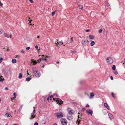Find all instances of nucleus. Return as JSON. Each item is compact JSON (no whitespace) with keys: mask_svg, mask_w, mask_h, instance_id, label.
Wrapping results in <instances>:
<instances>
[{"mask_svg":"<svg viewBox=\"0 0 125 125\" xmlns=\"http://www.w3.org/2000/svg\"><path fill=\"white\" fill-rule=\"evenodd\" d=\"M61 122L62 125H66L67 123V120L63 118H62L61 119Z\"/></svg>","mask_w":125,"mask_h":125,"instance_id":"obj_2","label":"nucleus"},{"mask_svg":"<svg viewBox=\"0 0 125 125\" xmlns=\"http://www.w3.org/2000/svg\"><path fill=\"white\" fill-rule=\"evenodd\" d=\"M116 68V66L115 65H113V66L112 69L113 70H115Z\"/></svg>","mask_w":125,"mask_h":125,"instance_id":"obj_22","label":"nucleus"},{"mask_svg":"<svg viewBox=\"0 0 125 125\" xmlns=\"http://www.w3.org/2000/svg\"><path fill=\"white\" fill-rule=\"evenodd\" d=\"M83 8V6L82 5H81L79 6V8L80 9H82Z\"/></svg>","mask_w":125,"mask_h":125,"instance_id":"obj_30","label":"nucleus"},{"mask_svg":"<svg viewBox=\"0 0 125 125\" xmlns=\"http://www.w3.org/2000/svg\"><path fill=\"white\" fill-rule=\"evenodd\" d=\"M85 110V108H83L82 109V111L83 112Z\"/></svg>","mask_w":125,"mask_h":125,"instance_id":"obj_44","label":"nucleus"},{"mask_svg":"<svg viewBox=\"0 0 125 125\" xmlns=\"http://www.w3.org/2000/svg\"><path fill=\"white\" fill-rule=\"evenodd\" d=\"M90 31V30L89 29L87 30H86V32H88Z\"/></svg>","mask_w":125,"mask_h":125,"instance_id":"obj_57","label":"nucleus"},{"mask_svg":"<svg viewBox=\"0 0 125 125\" xmlns=\"http://www.w3.org/2000/svg\"><path fill=\"white\" fill-rule=\"evenodd\" d=\"M55 101L57 103V104L60 105H61L63 103L62 101L59 98H56Z\"/></svg>","mask_w":125,"mask_h":125,"instance_id":"obj_4","label":"nucleus"},{"mask_svg":"<svg viewBox=\"0 0 125 125\" xmlns=\"http://www.w3.org/2000/svg\"><path fill=\"white\" fill-rule=\"evenodd\" d=\"M103 113L104 115H105L107 114L106 112L105 111H103Z\"/></svg>","mask_w":125,"mask_h":125,"instance_id":"obj_34","label":"nucleus"},{"mask_svg":"<svg viewBox=\"0 0 125 125\" xmlns=\"http://www.w3.org/2000/svg\"><path fill=\"white\" fill-rule=\"evenodd\" d=\"M5 116L7 117H9L10 116V115L8 113H6L5 115Z\"/></svg>","mask_w":125,"mask_h":125,"instance_id":"obj_19","label":"nucleus"},{"mask_svg":"<svg viewBox=\"0 0 125 125\" xmlns=\"http://www.w3.org/2000/svg\"><path fill=\"white\" fill-rule=\"evenodd\" d=\"M41 59V60H42L43 61L44 60V57H42V58H40Z\"/></svg>","mask_w":125,"mask_h":125,"instance_id":"obj_43","label":"nucleus"},{"mask_svg":"<svg viewBox=\"0 0 125 125\" xmlns=\"http://www.w3.org/2000/svg\"><path fill=\"white\" fill-rule=\"evenodd\" d=\"M73 38H71V41H70V43H71L72 42H73Z\"/></svg>","mask_w":125,"mask_h":125,"instance_id":"obj_41","label":"nucleus"},{"mask_svg":"<svg viewBox=\"0 0 125 125\" xmlns=\"http://www.w3.org/2000/svg\"><path fill=\"white\" fill-rule=\"evenodd\" d=\"M111 120L113 119L114 117L110 113H109L108 114Z\"/></svg>","mask_w":125,"mask_h":125,"instance_id":"obj_11","label":"nucleus"},{"mask_svg":"<svg viewBox=\"0 0 125 125\" xmlns=\"http://www.w3.org/2000/svg\"><path fill=\"white\" fill-rule=\"evenodd\" d=\"M2 76H0V82H3V80L2 79Z\"/></svg>","mask_w":125,"mask_h":125,"instance_id":"obj_28","label":"nucleus"},{"mask_svg":"<svg viewBox=\"0 0 125 125\" xmlns=\"http://www.w3.org/2000/svg\"><path fill=\"white\" fill-rule=\"evenodd\" d=\"M72 103L74 105H76V103L75 102H72Z\"/></svg>","mask_w":125,"mask_h":125,"instance_id":"obj_38","label":"nucleus"},{"mask_svg":"<svg viewBox=\"0 0 125 125\" xmlns=\"http://www.w3.org/2000/svg\"><path fill=\"white\" fill-rule=\"evenodd\" d=\"M95 44V42L94 41H92L90 43V45L91 46H93Z\"/></svg>","mask_w":125,"mask_h":125,"instance_id":"obj_20","label":"nucleus"},{"mask_svg":"<svg viewBox=\"0 0 125 125\" xmlns=\"http://www.w3.org/2000/svg\"><path fill=\"white\" fill-rule=\"evenodd\" d=\"M8 89V88L7 87H6L5 88V90H7Z\"/></svg>","mask_w":125,"mask_h":125,"instance_id":"obj_42","label":"nucleus"},{"mask_svg":"<svg viewBox=\"0 0 125 125\" xmlns=\"http://www.w3.org/2000/svg\"><path fill=\"white\" fill-rule=\"evenodd\" d=\"M106 6L108 7H109V4L108 3H106Z\"/></svg>","mask_w":125,"mask_h":125,"instance_id":"obj_40","label":"nucleus"},{"mask_svg":"<svg viewBox=\"0 0 125 125\" xmlns=\"http://www.w3.org/2000/svg\"><path fill=\"white\" fill-rule=\"evenodd\" d=\"M53 125H57V124L56 123H55L53 124Z\"/></svg>","mask_w":125,"mask_h":125,"instance_id":"obj_63","label":"nucleus"},{"mask_svg":"<svg viewBox=\"0 0 125 125\" xmlns=\"http://www.w3.org/2000/svg\"><path fill=\"white\" fill-rule=\"evenodd\" d=\"M31 62L33 63V64L35 65L37 64L38 62L37 61L34 60V59H32L31 60Z\"/></svg>","mask_w":125,"mask_h":125,"instance_id":"obj_8","label":"nucleus"},{"mask_svg":"<svg viewBox=\"0 0 125 125\" xmlns=\"http://www.w3.org/2000/svg\"><path fill=\"white\" fill-rule=\"evenodd\" d=\"M22 76V73H20L19 74V75L18 77L19 78L21 79Z\"/></svg>","mask_w":125,"mask_h":125,"instance_id":"obj_15","label":"nucleus"},{"mask_svg":"<svg viewBox=\"0 0 125 125\" xmlns=\"http://www.w3.org/2000/svg\"><path fill=\"white\" fill-rule=\"evenodd\" d=\"M16 60L15 59H12V62L13 63H15L16 62Z\"/></svg>","mask_w":125,"mask_h":125,"instance_id":"obj_16","label":"nucleus"},{"mask_svg":"<svg viewBox=\"0 0 125 125\" xmlns=\"http://www.w3.org/2000/svg\"><path fill=\"white\" fill-rule=\"evenodd\" d=\"M44 61H45V62H47V59L45 58V59H44Z\"/></svg>","mask_w":125,"mask_h":125,"instance_id":"obj_55","label":"nucleus"},{"mask_svg":"<svg viewBox=\"0 0 125 125\" xmlns=\"http://www.w3.org/2000/svg\"><path fill=\"white\" fill-rule=\"evenodd\" d=\"M58 42V44L60 45H62L63 43V42Z\"/></svg>","mask_w":125,"mask_h":125,"instance_id":"obj_26","label":"nucleus"},{"mask_svg":"<svg viewBox=\"0 0 125 125\" xmlns=\"http://www.w3.org/2000/svg\"><path fill=\"white\" fill-rule=\"evenodd\" d=\"M16 93H13V95L14 96H16Z\"/></svg>","mask_w":125,"mask_h":125,"instance_id":"obj_50","label":"nucleus"},{"mask_svg":"<svg viewBox=\"0 0 125 125\" xmlns=\"http://www.w3.org/2000/svg\"><path fill=\"white\" fill-rule=\"evenodd\" d=\"M34 125H38V124L37 122H35L34 124Z\"/></svg>","mask_w":125,"mask_h":125,"instance_id":"obj_45","label":"nucleus"},{"mask_svg":"<svg viewBox=\"0 0 125 125\" xmlns=\"http://www.w3.org/2000/svg\"><path fill=\"white\" fill-rule=\"evenodd\" d=\"M49 97H48L47 98V100L48 101L49 100Z\"/></svg>","mask_w":125,"mask_h":125,"instance_id":"obj_64","label":"nucleus"},{"mask_svg":"<svg viewBox=\"0 0 125 125\" xmlns=\"http://www.w3.org/2000/svg\"><path fill=\"white\" fill-rule=\"evenodd\" d=\"M111 95H112V97H114V98H115V96H114V93L113 92H112L111 93Z\"/></svg>","mask_w":125,"mask_h":125,"instance_id":"obj_32","label":"nucleus"},{"mask_svg":"<svg viewBox=\"0 0 125 125\" xmlns=\"http://www.w3.org/2000/svg\"><path fill=\"white\" fill-rule=\"evenodd\" d=\"M114 73L115 74H117L118 73V72L117 71H114Z\"/></svg>","mask_w":125,"mask_h":125,"instance_id":"obj_31","label":"nucleus"},{"mask_svg":"<svg viewBox=\"0 0 125 125\" xmlns=\"http://www.w3.org/2000/svg\"><path fill=\"white\" fill-rule=\"evenodd\" d=\"M22 105H21L19 109H22Z\"/></svg>","mask_w":125,"mask_h":125,"instance_id":"obj_61","label":"nucleus"},{"mask_svg":"<svg viewBox=\"0 0 125 125\" xmlns=\"http://www.w3.org/2000/svg\"><path fill=\"white\" fill-rule=\"evenodd\" d=\"M104 105L105 107H107L108 106V104L106 103H105L104 104Z\"/></svg>","mask_w":125,"mask_h":125,"instance_id":"obj_27","label":"nucleus"},{"mask_svg":"<svg viewBox=\"0 0 125 125\" xmlns=\"http://www.w3.org/2000/svg\"><path fill=\"white\" fill-rule=\"evenodd\" d=\"M30 1L31 3H33V1L32 0H29Z\"/></svg>","mask_w":125,"mask_h":125,"instance_id":"obj_54","label":"nucleus"},{"mask_svg":"<svg viewBox=\"0 0 125 125\" xmlns=\"http://www.w3.org/2000/svg\"><path fill=\"white\" fill-rule=\"evenodd\" d=\"M55 12H52V16H54L55 14Z\"/></svg>","mask_w":125,"mask_h":125,"instance_id":"obj_39","label":"nucleus"},{"mask_svg":"<svg viewBox=\"0 0 125 125\" xmlns=\"http://www.w3.org/2000/svg\"><path fill=\"white\" fill-rule=\"evenodd\" d=\"M53 95L54 96H56L57 97H58V95H57V94H56V93H54L53 94Z\"/></svg>","mask_w":125,"mask_h":125,"instance_id":"obj_35","label":"nucleus"},{"mask_svg":"<svg viewBox=\"0 0 125 125\" xmlns=\"http://www.w3.org/2000/svg\"><path fill=\"white\" fill-rule=\"evenodd\" d=\"M68 111L70 115L73 114L74 112L73 111V110L71 109L70 108L68 109Z\"/></svg>","mask_w":125,"mask_h":125,"instance_id":"obj_6","label":"nucleus"},{"mask_svg":"<svg viewBox=\"0 0 125 125\" xmlns=\"http://www.w3.org/2000/svg\"><path fill=\"white\" fill-rule=\"evenodd\" d=\"M70 114L69 113V114L67 115V116H70Z\"/></svg>","mask_w":125,"mask_h":125,"instance_id":"obj_58","label":"nucleus"},{"mask_svg":"<svg viewBox=\"0 0 125 125\" xmlns=\"http://www.w3.org/2000/svg\"><path fill=\"white\" fill-rule=\"evenodd\" d=\"M88 37L91 39H93L94 38V36L93 35H90Z\"/></svg>","mask_w":125,"mask_h":125,"instance_id":"obj_14","label":"nucleus"},{"mask_svg":"<svg viewBox=\"0 0 125 125\" xmlns=\"http://www.w3.org/2000/svg\"><path fill=\"white\" fill-rule=\"evenodd\" d=\"M102 29H100L99 31V33H101L102 32Z\"/></svg>","mask_w":125,"mask_h":125,"instance_id":"obj_37","label":"nucleus"},{"mask_svg":"<svg viewBox=\"0 0 125 125\" xmlns=\"http://www.w3.org/2000/svg\"><path fill=\"white\" fill-rule=\"evenodd\" d=\"M86 106L87 107H89V105H88V104H87L86 105Z\"/></svg>","mask_w":125,"mask_h":125,"instance_id":"obj_56","label":"nucleus"},{"mask_svg":"<svg viewBox=\"0 0 125 125\" xmlns=\"http://www.w3.org/2000/svg\"><path fill=\"white\" fill-rule=\"evenodd\" d=\"M16 98V97L14 96V97H12V98H11V100H14Z\"/></svg>","mask_w":125,"mask_h":125,"instance_id":"obj_36","label":"nucleus"},{"mask_svg":"<svg viewBox=\"0 0 125 125\" xmlns=\"http://www.w3.org/2000/svg\"><path fill=\"white\" fill-rule=\"evenodd\" d=\"M31 119H33L35 117L36 115H31Z\"/></svg>","mask_w":125,"mask_h":125,"instance_id":"obj_25","label":"nucleus"},{"mask_svg":"<svg viewBox=\"0 0 125 125\" xmlns=\"http://www.w3.org/2000/svg\"><path fill=\"white\" fill-rule=\"evenodd\" d=\"M2 57V55L0 54V60L2 61L3 60V59Z\"/></svg>","mask_w":125,"mask_h":125,"instance_id":"obj_23","label":"nucleus"},{"mask_svg":"<svg viewBox=\"0 0 125 125\" xmlns=\"http://www.w3.org/2000/svg\"><path fill=\"white\" fill-rule=\"evenodd\" d=\"M33 108H34V109L33 110V111L32 112L31 114V115H34V114L35 112V107H33Z\"/></svg>","mask_w":125,"mask_h":125,"instance_id":"obj_18","label":"nucleus"},{"mask_svg":"<svg viewBox=\"0 0 125 125\" xmlns=\"http://www.w3.org/2000/svg\"><path fill=\"white\" fill-rule=\"evenodd\" d=\"M76 52V51L75 50L74 51H71V52L72 54L74 53H75Z\"/></svg>","mask_w":125,"mask_h":125,"instance_id":"obj_24","label":"nucleus"},{"mask_svg":"<svg viewBox=\"0 0 125 125\" xmlns=\"http://www.w3.org/2000/svg\"><path fill=\"white\" fill-rule=\"evenodd\" d=\"M110 79L111 80H112L113 79V77L112 76H111L110 77Z\"/></svg>","mask_w":125,"mask_h":125,"instance_id":"obj_51","label":"nucleus"},{"mask_svg":"<svg viewBox=\"0 0 125 125\" xmlns=\"http://www.w3.org/2000/svg\"><path fill=\"white\" fill-rule=\"evenodd\" d=\"M35 48L37 50L38 49V46L37 45H36L35 46Z\"/></svg>","mask_w":125,"mask_h":125,"instance_id":"obj_47","label":"nucleus"},{"mask_svg":"<svg viewBox=\"0 0 125 125\" xmlns=\"http://www.w3.org/2000/svg\"><path fill=\"white\" fill-rule=\"evenodd\" d=\"M32 21L31 20L29 21V23L30 24L31 23V21Z\"/></svg>","mask_w":125,"mask_h":125,"instance_id":"obj_60","label":"nucleus"},{"mask_svg":"<svg viewBox=\"0 0 125 125\" xmlns=\"http://www.w3.org/2000/svg\"><path fill=\"white\" fill-rule=\"evenodd\" d=\"M33 72L35 75L37 77H38L41 75L39 71L35 70H33Z\"/></svg>","mask_w":125,"mask_h":125,"instance_id":"obj_3","label":"nucleus"},{"mask_svg":"<svg viewBox=\"0 0 125 125\" xmlns=\"http://www.w3.org/2000/svg\"><path fill=\"white\" fill-rule=\"evenodd\" d=\"M86 113L88 114H91L92 115L93 114V112L91 109H88L86 110Z\"/></svg>","mask_w":125,"mask_h":125,"instance_id":"obj_7","label":"nucleus"},{"mask_svg":"<svg viewBox=\"0 0 125 125\" xmlns=\"http://www.w3.org/2000/svg\"><path fill=\"white\" fill-rule=\"evenodd\" d=\"M0 5L1 6V7L2 6L3 4L1 2H0Z\"/></svg>","mask_w":125,"mask_h":125,"instance_id":"obj_53","label":"nucleus"},{"mask_svg":"<svg viewBox=\"0 0 125 125\" xmlns=\"http://www.w3.org/2000/svg\"><path fill=\"white\" fill-rule=\"evenodd\" d=\"M94 95V94L93 93H90V96L91 97H93Z\"/></svg>","mask_w":125,"mask_h":125,"instance_id":"obj_21","label":"nucleus"},{"mask_svg":"<svg viewBox=\"0 0 125 125\" xmlns=\"http://www.w3.org/2000/svg\"><path fill=\"white\" fill-rule=\"evenodd\" d=\"M80 118L79 115H78V119H79Z\"/></svg>","mask_w":125,"mask_h":125,"instance_id":"obj_62","label":"nucleus"},{"mask_svg":"<svg viewBox=\"0 0 125 125\" xmlns=\"http://www.w3.org/2000/svg\"><path fill=\"white\" fill-rule=\"evenodd\" d=\"M76 123H77L78 124H80V122H79L78 121H77L76 122Z\"/></svg>","mask_w":125,"mask_h":125,"instance_id":"obj_48","label":"nucleus"},{"mask_svg":"<svg viewBox=\"0 0 125 125\" xmlns=\"http://www.w3.org/2000/svg\"><path fill=\"white\" fill-rule=\"evenodd\" d=\"M79 122H81V120H80V119H77V120Z\"/></svg>","mask_w":125,"mask_h":125,"instance_id":"obj_59","label":"nucleus"},{"mask_svg":"<svg viewBox=\"0 0 125 125\" xmlns=\"http://www.w3.org/2000/svg\"><path fill=\"white\" fill-rule=\"evenodd\" d=\"M25 52V51H24L23 50H21V52L22 53H24Z\"/></svg>","mask_w":125,"mask_h":125,"instance_id":"obj_49","label":"nucleus"},{"mask_svg":"<svg viewBox=\"0 0 125 125\" xmlns=\"http://www.w3.org/2000/svg\"><path fill=\"white\" fill-rule=\"evenodd\" d=\"M4 34L6 37H7L8 38H9V37H10L9 35L7 34V33H4Z\"/></svg>","mask_w":125,"mask_h":125,"instance_id":"obj_17","label":"nucleus"},{"mask_svg":"<svg viewBox=\"0 0 125 125\" xmlns=\"http://www.w3.org/2000/svg\"><path fill=\"white\" fill-rule=\"evenodd\" d=\"M31 79V77H28L26 78V81H29Z\"/></svg>","mask_w":125,"mask_h":125,"instance_id":"obj_13","label":"nucleus"},{"mask_svg":"<svg viewBox=\"0 0 125 125\" xmlns=\"http://www.w3.org/2000/svg\"><path fill=\"white\" fill-rule=\"evenodd\" d=\"M30 48V47H26V51H28V50Z\"/></svg>","mask_w":125,"mask_h":125,"instance_id":"obj_33","label":"nucleus"},{"mask_svg":"<svg viewBox=\"0 0 125 125\" xmlns=\"http://www.w3.org/2000/svg\"><path fill=\"white\" fill-rule=\"evenodd\" d=\"M2 73H4L5 75L6 76L8 73V71L7 70H4L3 71Z\"/></svg>","mask_w":125,"mask_h":125,"instance_id":"obj_10","label":"nucleus"},{"mask_svg":"<svg viewBox=\"0 0 125 125\" xmlns=\"http://www.w3.org/2000/svg\"><path fill=\"white\" fill-rule=\"evenodd\" d=\"M106 107L108 110H110V109L109 106H108L107 107Z\"/></svg>","mask_w":125,"mask_h":125,"instance_id":"obj_46","label":"nucleus"},{"mask_svg":"<svg viewBox=\"0 0 125 125\" xmlns=\"http://www.w3.org/2000/svg\"><path fill=\"white\" fill-rule=\"evenodd\" d=\"M87 42L85 40H83L82 41V44L83 46H85Z\"/></svg>","mask_w":125,"mask_h":125,"instance_id":"obj_9","label":"nucleus"},{"mask_svg":"<svg viewBox=\"0 0 125 125\" xmlns=\"http://www.w3.org/2000/svg\"><path fill=\"white\" fill-rule=\"evenodd\" d=\"M41 61V59H40L37 61V62H38V63H40Z\"/></svg>","mask_w":125,"mask_h":125,"instance_id":"obj_29","label":"nucleus"},{"mask_svg":"<svg viewBox=\"0 0 125 125\" xmlns=\"http://www.w3.org/2000/svg\"><path fill=\"white\" fill-rule=\"evenodd\" d=\"M57 117L58 118H60L63 116V114L61 112L59 111L56 114Z\"/></svg>","mask_w":125,"mask_h":125,"instance_id":"obj_1","label":"nucleus"},{"mask_svg":"<svg viewBox=\"0 0 125 125\" xmlns=\"http://www.w3.org/2000/svg\"><path fill=\"white\" fill-rule=\"evenodd\" d=\"M67 118L69 120H71L73 119V116L72 115H71L70 116H67Z\"/></svg>","mask_w":125,"mask_h":125,"instance_id":"obj_12","label":"nucleus"},{"mask_svg":"<svg viewBox=\"0 0 125 125\" xmlns=\"http://www.w3.org/2000/svg\"><path fill=\"white\" fill-rule=\"evenodd\" d=\"M106 61L108 62L110 64H112L113 62V61L112 59L111 58H108L106 59Z\"/></svg>","mask_w":125,"mask_h":125,"instance_id":"obj_5","label":"nucleus"},{"mask_svg":"<svg viewBox=\"0 0 125 125\" xmlns=\"http://www.w3.org/2000/svg\"><path fill=\"white\" fill-rule=\"evenodd\" d=\"M53 95H51L50 96L49 98H53Z\"/></svg>","mask_w":125,"mask_h":125,"instance_id":"obj_52","label":"nucleus"}]
</instances>
